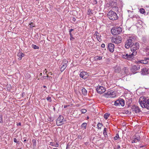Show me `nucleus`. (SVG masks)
Segmentation results:
<instances>
[{
	"instance_id": "f257e3e1",
	"label": "nucleus",
	"mask_w": 149,
	"mask_h": 149,
	"mask_svg": "<svg viewBox=\"0 0 149 149\" xmlns=\"http://www.w3.org/2000/svg\"><path fill=\"white\" fill-rule=\"evenodd\" d=\"M139 102L142 108L149 109V98L147 99L144 97H140L139 99Z\"/></svg>"
},
{
	"instance_id": "f03ea898",
	"label": "nucleus",
	"mask_w": 149,
	"mask_h": 149,
	"mask_svg": "<svg viewBox=\"0 0 149 149\" xmlns=\"http://www.w3.org/2000/svg\"><path fill=\"white\" fill-rule=\"evenodd\" d=\"M107 16L109 18L112 20H116L118 18L116 13L112 11H109L107 14Z\"/></svg>"
},
{
	"instance_id": "7ed1b4c3",
	"label": "nucleus",
	"mask_w": 149,
	"mask_h": 149,
	"mask_svg": "<svg viewBox=\"0 0 149 149\" xmlns=\"http://www.w3.org/2000/svg\"><path fill=\"white\" fill-rule=\"evenodd\" d=\"M136 53V51L133 52L132 54H127L125 55H123L122 57L123 58L130 60L133 59V56H135Z\"/></svg>"
},
{
	"instance_id": "20e7f679",
	"label": "nucleus",
	"mask_w": 149,
	"mask_h": 149,
	"mask_svg": "<svg viewBox=\"0 0 149 149\" xmlns=\"http://www.w3.org/2000/svg\"><path fill=\"white\" fill-rule=\"evenodd\" d=\"M111 41L112 43L116 44L120 43L122 42V38L119 36H117L112 37Z\"/></svg>"
},
{
	"instance_id": "39448f33",
	"label": "nucleus",
	"mask_w": 149,
	"mask_h": 149,
	"mask_svg": "<svg viewBox=\"0 0 149 149\" xmlns=\"http://www.w3.org/2000/svg\"><path fill=\"white\" fill-rule=\"evenodd\" d=\"M104 95L107 97H114L116 96L115 93L112 91H110L105 93Z\"/></svg>"
},
{
	"instance_id": "423d86ee",
	"label": "nucleus",
	"mask_w": 149,
	"mask_h": 149,
	"mask_svg": "<svg viewBox=\"0 0 149 149\" xmlns=\"http://www.w3.org/2000/svg\"><path fill=\"white\" fill-rule=\"evenodd\" d=\"M64 120L63 117L62 116H60L57 118L56 121V124L58 126H59L64 124Z\"/></svg>"
},
{
	"instance_id": "0eeeda50",
	"label": "nucleus",
	"mask_w": 149,
	"mask_h": 149,
	"mask_svg": "<svg viewBox=\"0 0 149 149\" xmlns=\"http://www.w3.org/2000/svg\"><path fill=\"white\" fill-rule=\"evenodd\" d=\"M96 90L98 93L102 94L105 92L106 89L102 86H98L96 88Z\"/></svg>"
},
{
	"instance_id": "6e6552de",
	"label": "nucleus",
	"mask_w": 149,
	"mask_h": 149,
	"mask_svg": "<svg viewBox=\"0 0 149 149\" xmlns=\"http://www.w3.org/2000/svg\"><path fill=\"white\" fill-rule=\"evenodd\" d=\"M114 105L115 106H120L121 105L123 106L125 105L124 101L123 100H118L115 102Z\"/></svg>"
},
{
	"instance_id": "1a4fd4ad",
	"label": "nucleus",
	"mask_w": 149,
	"mask_h": 149,
	"mask_svg": "<svg viewBox=\"0 0 149 149\" xmlns=\"http://www.w3.org/2000/svg\"><path fill=\"white\" fill-rule=\"evenodd\" d=\"M133 43L132 39H129L127 40L125 45V47L127 49L129 48Z\"/></svg>"
},
{
	"instance_id": "9d476101",
	"label": "nucleus",
	"mask_w": 149,
	"mask_h": 149,
	"mask_svg": "<svg viewBox=\"0 0 149 149\" xmlns=\"http://www.w3.org/2000/svg\"><path fill=\"white\" fill-rule=\"evenodd\" d=\"M131 110L132 112H135L136 113H139L140 110L139 107L135 105H133L131 107Z\"/></svg>"
},
{
	"instance_id": "9b49d317",
	"label": "nucleus",
	"mask_w": 149,
	"mask_h": 149,
	"mask_svg": "<svg viewBox=\"0 0 149 149\" xmlns=\"http://www.w3.org/2000/svg\"><path fill=\"white\" fill-rule=\"evenodd\" d=\"M139 44L138 43L136 42L134 45L131 47V50L132 52L136 51L139 48Z\"/></svg>"
},
{
	"instance_id": "f8f14e48",
	"label": "nucleus",
	"mask_w": 149,
	"mask_h": 149,
	"mask_svg": "<svg viewBox=\"0 0 149 149\" xmlns=\"http://www.w3.org/2000/svg\"><path fill=\"white\" fill-rule=\"evenodd\" d=\"M140 69V66L138 65L137 66L135 65H133L131 69V71L134 73H136V71Z\"/></svg>"
},
{
	"instance_id": "ddd939ff",
	"label": "nucleus",
	"mask_w": 149,
	"mask_h": 149,
	"mask_svg": "<svg viewBox=\"0 0 149 149\" xmlns=\"http://www.w3.org/2000/svg\"><path fill=\"white\" fill-rule=\"evenodd\" d=\"M80 76L82 78L85 79L88 77V74L87 72H81L80 74Z\"/></svg>"
},
{
	"instance_id": "4468645a",
	"label": "nucleus",
	"mask_w": 149,
	"mask_h": 149,
	"mask_svg": "<svg viewBox=\"0 0 149 149\" xmlns=\"http://www.w3.org/2000/svg\"><path fill=\"white\" fill-rule=\"evenodd\" d=\"M108 49L111 52H113L114 47V44L111 43H109L108 44Z\"/></svg>"
},
{
	"instance_id": "2eb2a0df",
	"label": "nucleus",
	"mask_w": 149,
	"mask_h": 149,
	"mask_svg": "<svg viewBox=\"0 0 149 149\" xmlns=\"http://www.w3.org/2000/svg\"><path fill=\"white\" fill-rule=\"evenodd\" d=\"M141 72L142 74L144 75L148 74L149 72V71L148 69L147 68H143L141 70Z\"/></svg>"
},
{
	"instance_id": "dca6fc26",
	"label": "nucleus",
	"mask_w": 149,
	"mask_h": 149,
	"mask_svg": "<svg viewBox=\"0 0 149 149\" xmlns=\"http://www.w3.org/2000/svg\"><path fill=\"white\" fill-rule=\"evenodd\" d=\"M95 35L96 36V38L100 42L101 41V39L100 38L101 36L99 33H95Z\"/></svg>"
},
{
	"instance_id": "f3484780",
	"label": "nucleus",
	"mask_w": 149,
	"mask_h": 149,
	"mask_svg": "<svg viewBox=\"0 0 149 149\" xmlns=\"http://www.w3.org/2000/svg\"><path fill=\"white\" fill-rule=\"evenodd\" d=\"M117 31H116V28H112L111 30V32L113 35L118 34Z\"/></svg>"
},
{
	"instance_id": "a211bd4d",
	"label": "nucleus",
	"mask_w": 149,
	"mask_h": 149,
	"mask_svg": "<svg viewBox=\"0 0 149 149\" xmlns=\"http://www.w3.org/2000/svg\"><path fill=\"white\" fill-rule=\"evenodd\" d=\"M122 29L120 27H118V28H116V31H117V33L118 34L120 33L122 31Z\"/></svg>"
},
{
	"instance_id": "6ab92c4d",
	"label": "nucleus",
	"mask_w": 149,
	"mask_h": 149,
	"mask_svg": "<svg viewBox=\"0 0 149 149\" xmlns=\"http://www.w3.org/2000/svg\"><path fill=\"white\" fill-rule=\"evenodd\" d=\"M17 55L19 57L18 59L19 60H21L22 57L24 56V54L22 53H19Z\"/></svg>"
},
{
	"instance_id": "aec40b11",
	"label": "nucleus",
	"mask_w": 149,
	"mask_h": 149,
	"mask_svg": "<svg viewBox=\"0 0 149 149\" xmlns=\"http://www.w3.org/2000/svg\"><path fill=\"white\" fill-rule=\"evenodd\" d=\"M138 63H141L144 64H146L148 63L147 61L146 60H142L141 61H139L138 62Z\"/></svg>"
},
{
	"instance_id": "412c9836",
	"label": "nucleus",
	"mask_w": 149,
	"mask_h": 149,
	"mask_svg": "<svg viewBox=\"0 0 149 149\" xmlns=\"http://www.w3.org/2000/svg\"><path fill=\"white\" fill-rule=\"evenodd\" d=\"M82 94L84 95H86L87 94V91L84 88L82 89Z\"/></svg>"
},
{
	"instance_id": "4be33fe9",
	"label": "nucleus",
	"mask_w": 149,
	"mask_h": 149,
	"mask_svg": "<svg viewBox=\"0 0 149 149\" xmlns=\"http://www.w3.org/2000/svg\"><path fill=\"white\" fill-rule=\"evenodd\" d=\"M102 58V57L100 56H96L94 57V60L95 61H97L98 60H101Z\"/></svg>"
},
{
	"instance_id": "5701e85b",
	"label": "nucleus",
	"mask_w": 149,
	"mask_h": 149,
	"mask_svg": "<svg viewBox=\"0 0 149 149\" xmlns=\"http://www.w3.org/2000/svg\"><path fill=\"white\" fill-rule=\"evenodd\" d=\"M68 63V62L67 60L65 59L63 61L62 65H64L67 66Z\"/></svg>"
},
{
	"instance_id": "b1692460",
	"label": "nucleus",
	"mask_w": 149,
	"mask_h": 149,
	"mask_svg": "<svg viewBox=\"0 0 149 149\" xmlns=\"http://www.w3.org/2000/svg\"><path fill=\"white\" fill-rule=\"evenodd\" d=\"M66 67L67 66L65 65H62V66L60 68V71H61V72H62L63 71H64V70L66 68Z\"/></svg>"
},
{
	"instance_id": "393cba45",
	"label": "nucleus",
	"mask_w": 149,
	"mask_h": 149,
	"mask_svg": "<svg viewBox=\"0 0 149 149\" xmlns=\"http://www.w3.org/2000/svg\"><path fill=\"white\" fill-rule=\"evenodd\" d=\"M32 142L33 143V148H35L36 147V141L35 139H33Z\"/></svg>"
},
{
	"instance_id": "a878e982",
	"label": "nucleus",
	"mask_w": 149,
	"mask_h": 149,
	"mask_svg": "<svg viewBox=\"0 0 149 149\" xmlns=\"http://www.w3.org/2000/svg\"><path fill=\"white\" fill-rule=\"evenodd\" d=\"M110 116V114L109 113H107L104 114V118L107 120Z\"/></svg>"
},
{
	"instance_id": "bb28decb",
	"label": "nucleus",
	"mask_w": 149,
	"mask_h": 149,
	"mask_svg": "<svg viewBox=\"0 0 149 149\" xmlns=\"http://www.w3.org/2000/svg\"><path fill=\"white\" fill-rule=\"evenodd\" d=\"M102 126H103V125L102 123H99L97 124V128H98V129H101V128L102 127Z\"/></svg>"
},
{
	"instance_id": "cd10ccee",
	"label": "nucleus",
	"mask_w": 149,
	"mask_h": 149,
	"mask_svg": "<svg viewBox=\"0 0 149 149\" xmlns=\"http://www.w3.org/2000/svg\"><path fill=\"white\" fill-rule=\"evenodd\" d=\"M87 14L88 15H91L93 14V13L92 12V10L90 9H88V11Z\"/></svg>"
},
{
	"instance_id": "c85d7f7f",
	"label": "nucleus",
	"mask_w": 149,
	"mask_h": 149,
	"mask_svg": "<svg viewBox=\"0 0 149 149\" xmlns=\"http://www.w3.org/2000/svg\"><path fill=\"white\" fill-rule=\"evenodd\" d=\"M140 12L142 14H143L144 13L145 11L144 9L143 8H141L140 9Z\"/></svg>"
},
{
	"instance_id": "c756f323",
	"label": "nucleus",
	"mask_w": 149,
	"mask_h": 149,
	"mask_svg": "<svg viewBox=\"0 0 149 149\" xmlns=\"http://www.w3.org/2000/svg\"><path fill=\"white\" fill-rule=\"evenodd\" d=\"M123 70L124 71V72L125 74H127L128 72V70L127 68L125 67L124 68H123Z\"/></svg>"
},
{
	"instance_id": "7c9ffc66",
	"label": "nucleus",
	"mask_w": 149,
	"mask_h": 149,
	"mask_svg": "<svg viewBox=\"0 0 149 149\" xmlns=\"http://www.w3.org/2000/svg\"><path fill=\"white\" fill-rule=\"evenodd\" d=\"M81 111L82 113H85L86 112L87 110L85 109H82L81 110Z\"/></svg>"
},
{
	"instance_id": "2f4dec72",
	"label": "nucleus",
	"mask_w": 149,
	"mask_h": 149,
	"mask_svg": "<svg viewBox=\"0 0 149 149\" xmlns=\"http://www.w3.org/2000/svg\"><path fill=\"white\" fill-rule=\"evenodd\" d=\"M33 47L35 49H39V47L36 45H33Z\"/></svg>"
},
{
	"instance_id": "473e14b6",
	"label": "nucleus",
	"mask_w": 149,
	"mask_h": 149,
	"mask_svg": "<svg viewBox=\"0 0 149 149\" xmlns=\"http://www.w3.org/2000/svg\"><path fill=\"white\" fill-rule=\"evenodd\" d=\"M119 135L118 134H116V136L114 137V139L115 140H116L119 138Z\"/></svg>"
},
{
	"instance_id": "72a5a7b5",
	"label": "nucleus",
	"mask_w": 149,
	"mask_h": 149,
	"mask_svg": "<svg viewBox=\"0 0 149 149\" xmlns=\"http://www.w3.org/2000/svg\"><path fill=\"white\" fill-rule=\"evenodd\" d=\"M47 99L48 101H49V102H51L52 101L51 98L50 97H48L47 98Z\"/></svg>"
},
{
	"instance_id": "f704fd0d",
	"label": "nucleus",
	"mask_w": 149,
	"mask_h": 149,
	"mask_svg": "<svg viewBox=\"0 0 149 149\" xmlns=\"http://www.w3.org/2000/svg\"><path fill=\"white\" fill-rule=\"evenodd\" d=\"M125 113H126V114L130 115L131 114V112L130 111L127 110L125 111Z\"/></svg>"
},
{
	"instance_id": "c9c22d12",
	"label": "nucleus",
	"mask_w": 149,
	"mask_h": 149,
	"mask_svg": "<svg viewBox=\"0 0 149 149\" xmlns=\"http://www.w3.org/2000/svg\"><path fill=\"white\" fill-rule=\"evenodd\" d=\"M86 125L87 124L86 123H84L82 124V127H84V128H85L86 127Z\"/></svg>"
},
{
	"instance_id": "e433bc0d",
	"label": "nucleus",
	"mask_w": 149,
	"mask_h": 149,
	"mask_svg": "<svg viewBox=\"0 0 149 149\" xmlns=\"http://www.w3.org/2000/svg\"><path fill=\"white\" fill-rule=\"evenodd\" d=\"M138 141H137V140L136 139V138H135L132 141V143H136Z\"/></svg>"
},
{
	"instance_id": "4c0bfd02",
	"label": "nucleus",
	"mask_w": 149,
	"mask_h": 149,
	"mask_svg": "<svg viewBox=\"0 0 149 149\" xmlns=\"http://www.w3.org/2000/svg\"><path fill=\"white\" fill-rule=\"evenodd\" d=\"M135 137H136L135 138H136V139L137 140V141H140V139L139 136H135Z\"/></svg>"
},
{
	"instance_id": "58836bf2",
	"label": "nucleus",
	"mask_w": 149,
	"mask_h": 149,
	"mask_svg": "<svg viewBox=\"0 0 149 149\" xmlns=\"http://www.w3.org/2000/svg\"><path fill=\"white\" fill-rule=\"evenodd\" d=\"M29 24L30 25V27L31 28H32L33 27H34V24H33L32 22H31V23H30Z\"/></svg>"
},
{
	"instance_id": "ea45409f",
	"label": "nucleus",
	"mask_w": 149,
	"mask_h": 149,
	"mask_svg": "<svg viewBox=\"0 0 149 149\" xmlns=\"http://www.w3.org/2000/svg\"><path fill=\"white\" fill-rule=\"evenodd\" d=\"M24 139V142H25L26 141H28V139H27V138L26 137H24L23 138Z\"/></svg>"
},
{
	"instance_id": "a19ab883",
	"label": "nucleus",
	"mask_w": 149,
	"mask_h": 149,
	"mask_svg": "<svg viewBox=\"0 0 149 149\" xmlns=\"http://www.w3.org/2000/svg\"><path fill=\"white\" fill-rule=\"evenodd\" d=\"M103 134L105 135V136L106 135H107V131H103Z\"/></svg>"
},
{
	"instance_id": "79ce46f5",
	"label": "nucleus",
	"mask_w": 149,
	"mask_h": 149,
	"mask_svg": "<svg viewBox=\"0 0 149 149\" xmlns=\"http://www.w3.org/2000/svg\"><path fill=\"white\" fill-rule=\"evenodd\" d=\"M2 116L0 115V122L1 123V122H2Z\"/></svg>"
},
{
	"instance_id": "37998d69",
	"label": "nucleus",
	"mask_w": 149,
	"mask_h": 149,
	"mask_svg": "<svg viewBox=\"0 0 149 149\" xmlns=\"http://www.w3.org/2000/svg\"><path fill=\"white\" fill-rule=\"evenodd\" d=\"M115 4V5H114V6L113 7H113H115V8L117 9H118V7H117L116 6V3H114Z\"/></svg>"
},
{
	"instance_id": "c03bdc74",
	"label": "nucleus",
	"mask_w": 149,
	"mask_h": 149,
	"mask_svg": "<svg viewBox=\"0 0 149 149\" xmlns=\"http://www.w3.org/2000/svg\"><path fill=\"white\" fill-rule=\"evenodd\" d=\"M105 47V45L104 44H103L101 45V47L103 48L104 47Z\"/></svg>"
},
{
	"instance_id": "a18cd8bd",
	"label": "nucleus",
	"mask_w": 149,
	"mask_h": 149,
	"mask_svg": "<svg viewBox=\"0 0 149 149\" xmlns=\"http://www.w3.org/2000/svg\"><path fill=\"white\" fill-rule=\"evenodd\" d=\"M14 141L15 143L17 142V139L15 138L14 139Z\"/></svg>"
},
{
	"instance_id": "49530a36",
	"label": "nucleus",
	"mask_w": 149,
	"mask_h": 149,
	"mask_svg": "<svg viewBox=\"0 0 149 149\" xmlns=\"http://www.w3.org/2000/svg\"><path fill=\"white\" fill-rule=\"evenodd\" d=\"M120 148V146L119 145H118L117 147L116 148L117 149H118Z\"/></svg>"
},
{
	"instance_id": "de8ad7c7",
	"label": "nucleus",
	"mask_w": 149,
	"mask_h": 149,
	"mask_svg": "<svg viewBox=\"0 0 149 149\" xmlns=\"http://www.w3.org/2000/svg\"><path fill=\"white\" fill-rule=\"evenodd\" d=\"M69 105H65L64 106V108H66L68 107L69 106Z\"/></svg>"
},
{
	"instance_id": "09e8293b",
	"label": "nucleus",
	"mask_w": 149,
	"mask_h": 149,
	"mask_svg": "<svg viewBox=\"0 0 149 149\" xmlns=\"http://www.w3.org/2000/svg\"><path fill=\"white\" fill-rule=\"evenodd\" d=\"M73 30V29H70V30L69 31L70 32H71Z\"/></svg>"
},
{
	"instance_id": "8fccbe9b",
	"label": "nucleus",
	"mask_w": 149,
	"mask_h": 149,
	"mask_svg": "<svg viewBox=\"0 0 149 149\" xmlns=\"http://www.w3.org/2000/svg\"><path fill=\"white\" fill-rule=\"evenodd\" d=\"M43 78V79L42 80H43V79H46V76H43L42 77Z\"/></svg>"
},
{
	"instance_id": "3c124183",
	"label": "nucleus",
	"mask_w": 149,
	"mask_h": 149,
	"mask_svg": "<svg viewBox=\"0 0 149 149\" xmlns=\"http://www.w3.org/2000/svg\"><path fill=\"white\" fill-rule=\"evenodd\" d=\"M107 128H104V131H107Z\"/></svg>"
},
{
	"instance_id": "603ef678",
	"label": "nucleus",
	"mask_w": 149,
	"mask_h": 149,
	"mask_svg": "<svg viewBox=\"0 0 149 149\" xmlns=\"http://www.w3.org/2000/svg\"><path fill=\"white\" fill-rule=\"evenodd\" d=\"M70 35L71 38H72V36L71 32H70Z\"/></svg>"
},
{
	"instance_id": "864d4df0",
	"label": "nucleus",
	"mask_w": 149,
	"mask_h": 149,
	"mask_svg": "<svg viewBox=\"0 0 149 149\" xmlns=\"http://www.w3.org/2000/svg\"><path fill=\"white\" fill-rule=\"evenodd\" d=\"M52 79V77H49V80H50Z\"/></svg>"
},
{
	"instance_id": "5fc2aeb1",
	"label": "nucleus",
	"mask_w": 149,
	"mask_h": 149,
	"mask_svg": "<svg viewBox=\"0 0 149 149\" xmlns=\"http://www.w3.org/2000/svg\"><path fill=\"white\" fill-rule=\"evenodd\" d=\"M49 74L50 75H52V74L51 72H50L49 73Z\"/></svg>"
},
{
	"instance_id": "6e6d98bb",
	"label": "nucleus",
	"mask_w": 149,
	"mask_h": 149,
	"mask_svg": "<svg viewBox=\"0 0 149 149\" xmlns=\"http://www.w3.org/2000/svg\"><path fill=\"white\" fill-rule=\"evenodd\" d=\"M58 146V143H57L56 144V146Z\"/></svg>"
},
{
	"instance_id": "4d7b16f0",
	"label": "nucleus",
	"mask_w": 149,
	"mask_h": 149,
	"mask_svg": "<svg viewBox=\"0 0 149 149\" xmlns=\"http://www.w3.org/2000/svg\"><path fill=\"white\" fill-rule=\"evenodd\" d=\"M40 76H42V73H40Z\"/></svg>"
},
{
	"instance_id": "13d9d810",
	"label": "nucleus",
	"mask_w": 149,
	"mask_h": 149,
	"mask_svg": "<svg viewBox=\"0 0 149 149\" xmlns=\"http://www.w3.org/2000/svg\"><path fill=\"white\" fill-rule=\"evenodd\" d=\"M43 87L44 88H45L46 87V86H43Z\"/></svg>"
},
{
	"instance_id": "bf43d9fd",
	"label": "nucleus",
	"mask_w": 149,
	"mask_h": 149,
	"mask_svg": "<svg viewBox=\"0 0 149 149\" xmlns=\"http://www.w3.org/2000/svg\"><path fill=\"white\" fill-rule=\"evenodd\" d=\"M75 19L74 18V19L73 20V21H75Z\"/></svg>"
},
{
	"instance_id": "052dcab7",
	"label": "nucleus",
	"mask_w": 149,
	"mask_h": 149,
	"mask_svg": "<svg viewBox=\"0 0 149 149\" xmlns=\"http://www.w3.org/2000/svg\"><path fill=\"white\" fill-rule=\"evenodd\" d=\"M75 19L74 18V19L73 20V21H75Z\"/></svg>"
},
{
	"instance_id": "680f3d73",
	"label": "nucleus",
	"mask_w": 149,
	"mask_h": 149,
	"mask_svg": "<svg viewBox=\"0 0 149 149\" xmlns=\"http://www.w3.org/2000/svg\"><path fill=\"white\" fill-rule=\"evenodd\" d=\"M19 125H21V123H19Z\"/></svg>"
},
{
	"instance_id": "e2e57ef3",
	"label": "nucleus",
	"mask_w": 149,
	"mask_h": 149,
	"mask_svg": "<svg viewBox=\"0 0 149 149\" xmlns=\"http://www.w3.org/2000/svg\"><path fill=\"white\" fill-rule=\"evenodd\" d=\"M47 77H49V76L48 75H47Z\"/></svg>"
},
{
	"instance_id": "0e129e2a",
	"label": "nucleus",
	"mask_w": 149,
	"mask_h": 149,
	"mask_svg": "<svg viewBox=\"0 0 149 149\" xmlns=\"http://www.w3.org/2000/svg\"><path fill=\"white\" fill-rule=\"evenodd\" d=\"M53 149H58L57 148H53Z\"/></svg>"
},
{
	"instance_id": "69168bd1",
	"label": "nucleus",
	"mask_w": 149,
	"mask_h": 149,
	"mask_svg": "<svg viewBox=\"0 0 149 149\" xmlns=\"http://www.w3.org/2000/svg\"><path fill=\"white\" fill-rule=\"evenodd\" d=\"M111 6H112V3H111Z\"/></svg>"
},
{
	"instance_id": "338daca9",
	"label": "nucleus",
	"mask_w": 149,
	"mask_h": 149,
	"mask_svg": "<svg viewBox=\"0 0 149 149\" xmlns=\"http://www.w3.org/2000/svg\"><path fill=\"white\" fill-rule=\"evenodd\" d=\"M45 70L46 71V69H45Z\"/></svg>"
},
{
	"instance_id": "774afa93",
	"label": "nucleus",
	"mask_w": 149,
	"mask_h": 149,
	"mask_svg": "<svg viewBox=\"0 0 149 149\" xmlns=\"http://www.w3.org/2000/svg\"><path fill=\"white\" fill-rule=\"evenodd\" d=\"M147 59H148L149 60V58Z\"/></svg>"
}]
</instances>
